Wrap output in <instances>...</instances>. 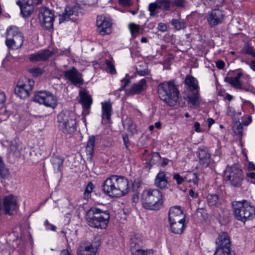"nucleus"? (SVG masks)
I'll list each match as a JSON object with an SVG mask.
<instances>
[{
	"label": "nucleus",
	"mask_w": 255,
	"mask_h": 255,
	"mask_svg": "<svg viewBox=\"0 0 255 255\" xmlns=\"http://www.w3.org/2000/svg\"><path fill=\"white\" fill-rule=\"evenodd\" d=\"M216 66L219 69H223L224 67L225 63L222 60H218L216 62Z\"/></svg>",
	"instance_id": "64"
},
{
	"label": "nucleus",
	"mask_w": 255,
	"mask_h": 255,
	"mask_svg": "<svg viewBox=\"0 0 255 255\" xmlns=\"http://www.w3.org/2000/svg\"><path fill=\"white\" fill-rule=\"evenodd\" d=\"M132 255H154L152 250L144 251L139 249L138 250L131 252Z\"/></svg>",
	"instance_id": "41"
},
{
	"label": "nucleus",
	"mask_w": 255,
	"mask_h": 255,
	"mask_svg": "<svg viewBox=\"0 0 255 255\" xmlns=\"http://www.w3.org/2000/svg\"><path fill=\"white\" fill-rule=\"evenodd\" d=\"M224 18V11L217 8L209 12L206 18L209 25L211 27H215L221 24L223 22Z\"/></svg>",
	"instance_id": "12"
},
{
	"label": "nucleus",
	"mask_w": 255,
	"mask_h": 255,
	"mask_svg": "<svg viewBox=\"0 0 255 255\" xmlns=\"http://www.w3.org/2000/svg\"><path fill=\"white\" fill-rule=\"evenodd\" d=\"M214 255H233L231 250H223V249H217Z\"/></svg>",
	"instance_id": "48"
},
{
	"label": "nucleus",
	"mask_w": 255,
	"mask_h": 255,
	"mask_svg": "<svg viewBox=\"0 0 255 255\" xmlns=\"http://www.w3.org/2000/svg\"><path fill=\"white\" fill-rule=\"evenodd\" d=\"M136 73L140 76H144L145 75H147L149 73V71L147 69H145L144 70H138L136 69Z\"/></svg>",
	"instance_id": "53"
},
{
	"label": "nucleus",
	"mask_w": 255,
	"mask_h": 255,
	"mask_svg": "<svg viewBox=\"0 0 255 255\" xmlns=\"http://www.w3.org/2000/svg\"><path fill=\"white\" fill-rule=\"evenodd\" d=\"M16 3L19 6L21 13L24 17L29 16L33 12V0H18Z\"/></svg>",
	"instance_id": "17"
},
{
	"label": "nucleus",
	"mask_w": 255,
	"mask_h": 255,
	"mask_svg": "<svg viewBox=\"0 0 255 255\" xmlns=\"http://www.w3.org/2000/svg\"><path fill=\"white\" fill-rule=\"evenodd\" d=\"M241 77V74H238L237 76L234 78L226 77L225 79V81L230 83L234 87L240 89L241 88V84L240 82Z\"/></svg>",
	"instance_id": "34"
},
{
	"label": "nucleus",
	"mask_w": 255,
	"mask_h": 255,
	"mask_svg": "<svg viewBox=\"0 0 255 255\" xmlns=\"http://www.w3.org/2000/svg\"><path fill=\"white\" fill-rule=\"evenodd\" d=\"M243 132L242 126L240 124L237 125L236 129H235V132L238 134H242Z\"/></svg>",
	"instance_id": "61"
},
{
	"label": "nucleus",
	"mask_w": 255,
	"mask_h": 255,
	"mask_svg": "<svg viewBox=\"0 0 255 255\" xmlns=\"http://www.w3.org/2000/svg\"><path fill=\"white\" fill-rule=\"evenodd\" d=\"M102 187L104 192L109 196L119 198L128 192V181L124 176L114 175L104 181Z\"/></svg>",
	"instance_id": "1"
},
{
	"label": "nucleus",
	"mask_w": 255,
	"mask_h": 255,
	"mask_svg": "<svg viewBox=\"0 0 255 255\" xmlns=\"http://www.w3.org/2000/svg\"><path fill=\"white\" fill-rule=\"evenodd\" d=\"M33 101L53 109H55L57 106V97L49 91H39L34 96Z\"/></svg>",
	"instance_id": "9"
},
{
	"label": "nucleus",
	"mask_w": 255,
	"mask_h": 255,
	"mask_svg": "<svg viewBox=\"0 0 255 255\" xmlns=\"http://www.w3.org/2000/svg\"><path fill=\"white\" fill-rule=\"evenodd\" d=\"M8 170L5 167L2 159L0 156V176L4 178L8 175Z\"/></svg>",
	"instance_id": "43"
},
{
	"label": "nucleus",
	"mask_w": 255,
	"mask_h": 255,
	"mask_svg": "<svg viewBox=\"0 0 255 255\" xmlns=\"http://www.w3.org/2000/svg\"><path fill=\"white\" fill-rule=\"evenodd\" d=\"M52 55L51 51L47 49H44L35 54H31L29 59L32 62L44 61L48 60Z\"/></svg>",
	"instance_id": "22"
},
{
	"label": "nucleus",
	"mask_w": 255,
	"mask_h": 255,
	"mask_svg": "<svg viewBox=\"0 0 255 255\" xmlns=\"http://www.w3.org/2000/svg\"><path fill=\"white\" fill-rule=\"evenodd\" d=\"M252 122L251 116L244 117L242 119V124L244 126H248Z\"/></svg>",
	"instance_id": "52"
},
{
	"label": "nucleus",
	"mask_w": 255,
	"mask_h": 255,
	"mask_svg": "<svg viewBox=\"0 0 255 255\" xmlns=\"http://www.w3.org/2000/svg\"><path fill=\"white\" fill-rule=\"evenodd\" d=\"M106 64L107 67V71L112 74H116L117 72L115 67V65L113 62L111 61L107 60Z\"/></svg>",
	"instance_id": "45"
},
{
	"label": "nucleus",
	"mask_w": 255,
	"mask_h": 255,
	"mask_svg": "<svg viewBox=\"0 0 255 255\" xmlns=\"http://www.w3.org/2000/svg\"><path fill=\"white\" fill-rule=\"evenodd\" d=\"M9 150L13 154H16L17 152H18V147L17 146L16 143H11L9 146Z\"/></svg>",
	"instance_id": "55"
},
{
	"label": "nucleus",
	"mask_w": 255,
	"mask_h": 255,
	"mask_svg": "<svg viewBox=\"0 0 255 255\" xmlns=\"http://www.w3.org/2000/svg\"><path fill=\"white\" fill-rule=\"evenodd\" d=\"M227 114L229 116L235 117L236 116H239L241 113L236 112L233 108L229 107L227 109Z\"/></svg>",
	"instance_id": "50"
},
{
	"label": "nucleus",
	"mask_w": 255,
	"mask_h": 255,
	"mask_svg": "<svg viewBox=\"0 0 255 255\" xmlns=\"http://www.w3.org/2000/svg\"><path fill=\"white\" fill-rule=\"evenodd\" d=\"M185 179L188 182L193 183L194 185H197L198 182L197 174L191 172H190L186 174L185 176Z\"/></svg>",
	"instance_id": "37"
},
{
	"label": "nucleus",
	"mask_w": 255,
	"mask_h": 255,
	"mask_svg": "<svg viewBox=\"0 0 255 255\" xmlns=\"http://www.w3.org/2000/svg\"><path fill=\"white\" fill-rule=\"evenodd\" d=\"M103 119L109 120L111 119L112 104L110 102L102 103Z\"/></svg>",
	"instance_id": "31"
},
{
	"label": "nucleus",
	"mask_w": 255,
	"mask_h": 255,
	"mask_svg": "<svg viewBox=\"0 0 255 255\" xmlns=\"http://www.w3.org/2000/svg\"><path fill=\"white\" fill-rule=\"evenodd\" d=\"M159 7L158 4L156 1L155 2L150 3L148 5V10L150 11V15L151 16H154L157 13L156 10Z\"/></svg>",
	"instance_id": "42"
},
{
	"label": "nucleus",
	"mask_w": 255,
	"mask_h": 255,
	"mask_svg": "<svg viewBox=\"0 0 255 255\" xmlns=\"http://www.w3.org/2000/svg\"><path fill=\"white\" fill-rule=\"evenodd\" d=\"M158 29L161 32H164L167 30V26L165 23H159L158 24Z\"/></svg>",
	"instance_id": "59"
},
{
	"label": "nucleus",
	"mask_w": 255,
	"mask_h": 255,
	"mask_svg": "<svg viewBox=\"0 0 255 255\" xmlns=\"http://www.w3.org/2000/svg\"><path fill=\"white\" fill-rule=\"evenodd\" d=\"M216 244L217 249L223 250H231V242L229 235L226 232H222L219 234L216 239Z\"/></svg>",
	"instance_id": "19"
},
{
	"label": "nucleus",
	"mask_w": 255,
	"mask_h": 255,
	"mask_svg": "<svg viewBox=\"0 0 255 255\" xmlns=\"http://www.w3.org/2000/svg\"><path fill=\"white\" fill-rule=\"evenodd\" d=\"M38 17L42 26L46 30H51L53 27L54 14L52 10L45 7L39 8Z\"/></svg>",
	"instance_id": "11"
},
{
	"label": "nucleus",
	"mask_w": 255,
	"mask_h": 255,
	"mask_svg": "<svg viewBox=\"0 0 255 255\" xmlns=\"http://www.w3.org/2000/svg\"><path fill=\"white\" fill-rule=\"evenodd\" d=\"M5 44L9 49H17L22 45L24 37L18 28L12 26L6 30Z\"/></svg>",
	"instance_id": "7"
},
{
	"label": "nucleus",
	"mask_w": 255,
	"mask_h": 255,
	"mask_svg": "<svg viewBox=\"0 0 255 255\" xmlns=\"http://www.w3.org/2000/svg\"><path fill=\"white\" fill-rule=\"evenodd\" d=\"M3 207L5 214L11 215L18 208L16 197L10 195L5 196L3 199Z\"/></svg>",
	"instance_id": "16"
},
{
	"label": "nucleus",
	"mask_w": 255,
	"mask_h": 255,
	"mask_svg": "<svg viewBox=\"0 0 255 255\" xmlns=\"http://www.w3.org/2000/svg\"><path fill=\"white\" fill-rule=\"evenodd\" d=\"M9 113L6 111L5 107L0 109V119L1 121H5L9 117Z\"/></svg>",
	"instance_id": "47"
},
{
	"label": "nucleus",
	"mask_w": 255,
	"mask_h": 255,
	"mask_svg": "<svg viewBox=\"0 0 255 255\" xmlns=\"http://www.w3.org/2000/svg\"><path fill=\"white\" fill-rule=\"evenodd\" d=\"M130 32L133 37H135L140 32V28L139 26L134 23H130L128 25Z\"/></svg>",
	"instance_id": "39"
},
{
	"label": "nucleus",
	"mask_w": 255,
	"mask_h": 255,
	"mask_svg": "<svg viewBox=\"0 0 255 255\" xmlns=\"http://www.w3.org/2000/svg\"><path fill=\"white\" fill-rule=\"evenodd\" d=\"M77 10L76 6H67L65 8L64 12L60 16L59 23H61L69 20L71 16L76 14Z\"/></svg>",
	"instance_id": "25"
},
{
	"label": "nucleus",
	"mask_w": 255,
	"mask_h": 255,
	"mask_svg": "<svg viewBox=\"0 0 255 255\" xmlns=\"http://www.w3.org/2000/svg\"><path fill=\"white\" fill-rule=\"evenodd\" d=\"M192 93L188 96V102L193 106H198L201 99L198 90L192 91Z\"/></svg>",
	"instance_id": "32"
},
{
	"label": "nucleus",
	"mask_w": 255,
	"mask_h": 255,
	"mask_svg": "<svg viewBox=\"0 0 255 255\" xmlns=\"http://www.w3.org/2000/svg\"><path fill=\"white\" fill-rule=\"evenodd\" d=\"M205 5L210 6L215 3L216 0H202Z\"/></svg>",
	"instance_id": "63"
},
{
	"label": "nucleus",
	"mask_w": 255,
	"mask_h": 255,
	"mask_svg": "<svg viewBox=\"0 0 255 255\" xmlns=\"http://www.w3.org/2000/svg\"><path fill=\"white\" fill-rule=\"evenodd\" d=\"M147 86L146 80L145 79H142L137 83L133 84L127 91V94L129 95L139 94L144 91L146 89Z\"/></svg>",
	"instance_id": "21"
},
{
	"label": "nucleus",
	"mask_w": 255,
	"mask_h": 255,
	"mask_svg": "<svg viewBox=\"0 0 255 255\" xmlns=\"http://www.w3.org/2000/svg\"><path fill=\"white\" fill-rule=\"evenodd\" d=\"M100 241L95 238L89 245L85 246L81 244L77 250V255H96L97 251L100 246Z\"/></svg>",
	"instance_id": "13"
},
{
	"label": "nucleus",
	"mask_w": 255,
	"mask_h": 255,
	"mask_svg": "<svg viewBox=\"0 0 255 255\" xmlns=\"http://www.w3.org/2000/svg\"><path fill=\"white\" fill-rule=\"evenodd\" d=\"M173 179L176 181V183L178 185L181 184L185 180V176L184 177L181 176L178 173L174 174L173 177Z\"/></svg>",
	"instance_id": "51"
},
{
	"label": "nucleus",
	"mask_w": 255,
	"mask_h": 255,
	"mask_svg": "<svg viewBox=\"0 0 255 255\" xmlns=\"http://www.w3.org/2000/svg\"><path fill=\"white\" fill-rule=\"evenodd\" d=\"M168 220L169 222L185 221V216L180 207L174 206L170 209L168 213Z\"/></svg>",
	"instance_id": "18"
},
{
	"label": "nucleus",
	"mask_w": 255,
	"mask_h": 255,
	"mask_svg": "<svg viewBox=\"0 0 255 255\" xmlns=\"http://www.w3.org/2000/svg\"><path fill=\"white\" fill-rule=\"evenodd\" d=\"M96 24L98 31L101 35H104L111 32L112 22L105 16H98Z\"/></svg>",
	"instance_id": "14"
},
{
	"label": "nucleus",
	"mask_w": 255,
	"mask_h": 255,
	"mask_svg": "<svg viewBox=\"0 0 255 255\" xmlns=\"http://www.w3.org/2000/svg\"><path fill=\"white\" fill-rule=\"evenodd\" d=\"M141 201L145 209L158 210L163 202L162 193L156 189L145 190L142 193Z\"/></svg>",
	"instance_id": "4"
},
{
	"label": "nucleus",
	"mask_w": 255,
	"mask_h": 255,
	"mask_svg": "<svg viewBox=\"0 0 255 255\" xmlns=\"http://www.w3.org/2000/svg\"><path fill=\"white\" fill-rule=\"evenodd\" d=\"M44 225L46 227V230H51L53 231H55L56 230V227L49 223L48 220H46L44 222Z\"/></svg>",
	"instance_id": "56"
},
{
	"label": "nucleus",
	"mask_w": 255,
	"mask_h": 255,
	"mask_svg": "<svg viewBox=\"0 0 255 255\" xmlns=\"http://www.w3.org/2000/svg\"><path fill=\"white\" fill-rule=\"evenodd\" d=\"M130 251L138 250L143 245V242L140 238L137 235H133L130 241Z\"/></svg>",
	"instance_id": "28"
},
{
	"label": "nucleus",
	"mask_w": 255,
	"mask_h": 255,
	"mask_svg": "<svg viewBox=\"0 0 255 255\" xmlns=\"http://www.w3.org/2000/svg\"><path fill=\"white\" fill-rule=\"evenodd\" d=\"M246 63L249 65L251 69L255 72V58Z\"/></svg>",
	"instance_id": "62"
},
{
	"label": "nucleus",
	"mask_w": 255,
	"mask_h": 255,
	"mask_svg": "<svg viewBox=\"0 0 255 255\" xmlns=\"http://www.w3.org/2000/svg\"><path fill=\"white\" fill-rule=\"evenodd\" d=\"M5 94L2 91H0V109L2 108V106L4 104V102L5 101Z\"/></svg>",
	"instance_id": "57"
},
{
	"label": "nucleus",
	"mask_w": 255,
	"mask_h": 255,
	"mask_svg": "<svg viewBox=\"0 0 255 255\" xmlns=\"http://www.w3.org/2000/svg\"><path fill=\"white\" fill-rule=\"evenodd\" d=\"M225 177L235 187H240L244 179L242 171L237 165L228 167L225 171Z\"/></svg>",
	"instance_id": "8"
},
{
	"label": "nucleus",
	"mask_w": 255,
	"mask_h": 255,
	"mask_svg": "<svg viewBox=\"0 0 255 255\" xmlns=\"http://www.w3.org/2000/svg\"><path fill=\"white\" fill-rule=\"evenodd\" d=\"M200 162L204 166H208L211 162V155L206 147L200 146L197 151Z\"/></svg>",
	"instance_id": "20"
},
{
	"label": "nucleus",
	"mask_w": 255,
	"mask_h": 255,
	"mask_svg": "<svg viewBox=\"0 0 255 255\" xmlns=\"http://www.w3.org/2000/svg\"><path fill=\"white\" fill-rule=\"evenodd\" d=\"M184 222L185 221L169 222L172 232L176 234L182 233L185 228Z\"/></svg>",
	"instance_id": "27"
},
{
	"label": "nucleus",
	"mask_w": 255,
	"mask_h": 255,
	"mask_svg": "<svg viewBox=\"0 0 255 255\" xmlns=\"http://www.w3.org/2000/svg\"><path fill=\"white\" fill-rule=\"evenodd\" d=\"M158 4L159 7L162 10H168L170 8L171 1L170 0H156Z\"/></svg>",
	"instance_id": "38"
},
{
	"label": "nucleus",
	"mask_w": 255,
	"mask_h": 255,
	"mask_svg": "<svg viewBox=\"0 0 255 255\" xmlns=\"http://www.w3.org/2000/svg\"><path fill=\"white\" fill-rule=\"evenodd\" d=\"M123 138L124 144L125 145L126 148H128L129 146V141L128 136L127 134H123Z\"/></svg>",
	"instance_id": "60"
},
{
	"label": "nucleus",
	"mask_w": 255,
	"mask_h": 255,
	"mask_svg": "<svg viewBox=\"0 0 255 255\" xmlns=\"http://www.w3.org/2000/svg\"><path fill=\"white\" fill-rule=\"evenodd\" d=\"M94 187V186L92 182L88 183L84 192V197L85 198H88L90 196L91 193L93 192Z\"/></svg>",
	"instance_id": "44"
},
{
	"label": "nucleus",
	"mask_w": 255,
	"mask_h": 255,
	"mask_svg": "<svg viewBox=\"0 0 255 255\" xmlns=\"http://www.w3.org/2000/svg\"><path fill=\"white\" fill-rule=\"evenodd\" d=\"M63 161L64 159L60 157L54 156L51 157L50 162L55 173L61 171Z\"/></svg>",
	"instance_id": "29"
},
{
	"label": "nucleus",
	"mask_w": 255,
	"mask_h": 255,
	"mask_svg": "<svg viewBox=\"0 0 255 255\" xmlns=\"http://www.w3.org/2000/svg\"><path fill=\"white\" fill-rule=\"evenodd\" d=\"M207 201L210 206H218L220 204L219 197L216 194H208L207 196Z\"/></svg>",
	"instance_id": "36"
},
{
	"label": "nucleus",
	"mask_w": 255,
	"mask_h": 255,
	"mask_svg": "<svg viewBox=\"0 0 255 255\" xmlns=\"http://www.w3.org/2000/svg\"><path fill=\"white\" fill-rule=\"evenodd\" d=\"M120 5L124 6H129L132 4L131 0H119Z\"/></svg>",
	"instance_id": "54"
},
{
	"label": "nucleus",
	"mask_w": 255,
	"mask_h": 255,
	"mask_svg": "<svg viewBox=\"0 0 255 255\" xmlns=\"http://www.w3.org/2000/svg\"><path fill=\"white\" fill-rule=\"evenodd\" d=\"M29 71L34 77H37L43 73L42 70L39 67L31 68L29 70Z\"/></svg>",
	"instance_id": "49"
},
{
	"label": "nucleus",
	"mask_w": 255,
	"mask_h": 255,
	"mask_svg": "<svg viewBox=\"0 0 255 255\" xmlns=\"http://www.w3.org/2000/svg\"><path fill=\"white\" fill-rule=\"evenodd\" d=\"M172 4L174 6L184 8L186 5L187 1L186 0H173Z\"/></svg>",
	"instance_id": "46"
},
{
	"label": "nucleus",
	"mask_w": 255,
	"mask_h": 255,
	"mask_svg": "<svg viewBox=\"0 0 255 255\" xmlns=\"http://www.w3.org/2000/svg\"><path fill=\"white\" fill-rule=\"evenodd\" d=\"M34 83V81L30 79L18 80L14 89V93L20 99L27 98L30 94Z\"/></svg>",
	"instance_id": "10"
},
{
	"label": "nucleus",
	"mask_w": 255,
	"mask_h": 255,
	"mask_svg": "<svg viewBox=\"0 0 255 255\" xmlns=\"http://www.w3.org/2000/svg\"><path fill=\"white\" fill-rule=\"evenodd\" d=\"M80 103L85 110H88L92 103V99L87 91L83 90L79 92Z\"/></svg>",
	"instance_id": "24"
},
{
	"label": "nucleus",
	"mask_w": 255,
	"mask_h": 255,
	"mask_svg": "<svg viewBox=\"0 0 255 255\" xmlns=\"http://www.w3.org/2000/svg\"><path fill=\"white\" fill-rule=\"evenodd\" d=\"M168 184L167 177L163 171H160L154 179V185L158 188L165 189Z\"/></svg>",
	"instance_id": "23"
},
{
	"label": "nucleus",
	"mask_w": 255,
	"mask_h": 255,
	"mask_svg": "<svg viewBox=\"0 0 255 255\" xmlns=\"http://www.w3.org/2000/svg\"><path fill=\"white\" fill-rule=\"evenodd\" d=\"M236 219L243 222L255 217V207L245 200L235 201L232 203Z\"/></svg>",
	"instance_id": "5"
},
{
	"label": "nucleus",
	"mask_w": 255,
	"mask_h": 255,
	"mask_svg": "<svg viewBox=\"0 0 255 255\" xmlns=\"http://www.w3.org/2000/svg\"><path fill=\"white\" fill-rule=\"evenodd\" d=\"M171 24L178 30H180L185 27V23L181 19H172Z\"/></svg>",
	"instance_id": "40"
},
{
	"label": "nucleus",
	"mask_w": 255,
	"mask_h": 255,
	"mask_svg": "<svg viewBox=\"0 0 255 255\" xmlns=\"http://www.w3.org/2000/svg\"><path fill=\"white\" fill-rule=\"evenodd\" d=\"M109 212L96 207H92L86 213L85 220L87 224L92 228L105 229L110 219Z\"/></svg>",
	"instance_id": "2"
},
{
	"label": "nucleus",
	"mask_w": 255,
	"mask_h": 255,
	"mask_svg": "<svg viewBox=\"0 0 255 255\" xmlns=\"http://www.w3.org/2000/svg\"><path fill=\"white\" fill-rule=\"evenodd\" d=\"M124 125L132 135L137 132L136 126L131 119L127 118L124 121Z\"/></svg>",
	"instance_id": "35"
},
{
	"label": "nucleus",
	"mask_w": 255,
	"mask_h": 255,
	"mask_svg": "<svg viewBox=\"0 0 255 255\" xmlns=\"http://www.w3.org/2000/svg\"><path fill=\"white\" fill-rule=\"evenodd\" d=\"M95 144V136L94 135L89 136L86 146V151L87 155V159L90 160H92L93 156Z\"/></svg>",
	"instance_id": "26"
},
{
	"label": "nucleus",
	"mask_w": 255,
	"mask_h": 255,
	"mask_svg": "<svg viewBox=\"0 0 255 255\" xmlns=\"http://www.w3.org/2000/svg\"><path fill=\"white\" fill-rule=\"evenodd\" d=\"M161 159V156L158 152H152L146 158V162L149 166L150 169L152 165H158Z\"/></svg>",
	"instance_id": "30"
},
{
	"label": "nucleus",
	"mask_w": 255,
	"mask_h": 255,
	"mask_svg": "<svg viewBox=\"0 0 255 255\" xmlns=\"http://www.w3.org/2000/svg\"><path fill=\"white\" fill-rule=\"evenodd\" d=\"M159 98L169 106H173L178 99L179 91L174 81L160 83L157 87Z\"/></svg>",
	"instance_id": "3"
},
{
	"label": "nucleus",
	"mask_w": 255,
	"mask_h": 255,
	"mask_svg": "<svg viewBox=\"0 0 255 255\" xmlns=\"http://www.w3.org/2000/svg\"><path fill=\"white\" fill-rule=\"evenodd\" d=\"M60 128L64 133L72 134L76 130V116L69 111H62L57 116Z\"/></svg>",
	"instance_id": "6"
},
{
	"label": "nucleus",
	"mask_w": 255,
	"mask_h": 255,
	"mask_svg": "<svg viewBox=\"0 0 255 255\" xmlns=\"http://www.w3.org/2000/svg\"><path fill=\"white\" fill-rule=\"evenodd\" d=\"M185 84L188 86L191 91L198 90L199 87L196 78L192 76H187L185 80Z\"/></svg>",
	"instance_id": "33"
},
{
	"label": "nucleus",
	"mask_w": 255,
	"mask_h": 255,
	"mask_svg": "<svg viewBox=\"0 0 255 255\" xmlns=\"http://www.w3.org/2000/svg\"><path fill=\"white\" fill-rule=\"evenodd\" d=\"M245 51L247 54L252 55L253 57H255V50H254V49L253 47H247L246 48Z\"/></svg>",
	"instance_id": "58"
},
{
	"label": "nucleus",
	"mask_w": 255,
	"mask_h": 255,
	"mask_svg": "<svg viewBox=\"0 0 255 255\" xmlns=\"http://www.w3.org/2000/svg\"><path fill=\"white\" fill-rule=\"evenodd\" d=\"M63 74L65 78L75 86L81 85L84 83L82 74L74 67L65 71Z\"/></svg>",
	"instance_id": "15"
}]
</instances>
